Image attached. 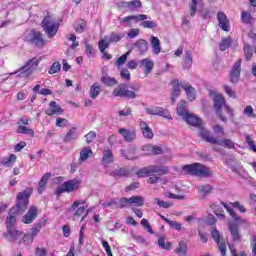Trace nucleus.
Segmentation results:
<instances>
[{
    "label": "nucleus",
    "mask_w": 256,
    "mask_h": 256,
    "mask_svg": "<svg viewBox=\"0 0 256 256\" xmlns=\"http://www.w3.org/2000/svg\"><path fill=\"white\" fill-rule=\"evenodd\" d=\"M213 101L216 115L223 123H227L229 119H233V110L225 103V97L223 95L215 94Z\"/></svg>",
    "instance_id": "1"
},
{
    "label": "nucleus",
    "mask_w": 256,
    "mask_h": 256,
    "mask_svg": "<svg viewBox=\"0 0 256 256\" xmlns=\"http://www.w3.org/2000/svg\"><path fill=\"white\" fill-rule=\"evenodd\" d=\"M200 137L206 141V143H211L212 145H219L220 147H225V149H235V142L231 141L228 138H222L221 140L215 138L214 135H211L205 128L200 129Z\"/></svg>",
    "instance_id": "2"
},
{
    "label": "nucleus",
    "mask_w": 256,
    "mask_h": 256,
    "mask_svg": "<svg viewBox=\"0 0 256 256\" xmlns=\"http://www.w3.org/2000/svg\"><path fill=\"white\" fill-rule=\"evenodd\" d=\"M31 193H33L31 188H26L24 191L19 192L16 196V205L10 210V213H25L27 206L29 205V198L31 197Z\"/></svg>",
    "instance_id": "3"
},
{
    "label": "nucleus",
    "mask_w": 256,
    "mask_h": 256,
    "mask_svg": "<svg viewBox=\"0 0 256 256\" xmlns=\"http://www.w3.org/2000/svg\"><path fill=\"white\" fill-rule=\"evenodd\" d=\"M3 237L10 243H17L18 245L24 243V245H29V242H27L29 235L23 231L17 230L16 228H8L6 232L3 233Z\"/></svg>",
    "instance_id": "4"
},
{
    "label": "nucleus",
    "mask_w": 256,
    "mask_h": 256,
    "mask_svg": "<svg viewBox=\"0 0 256 256\" xmlns=\"http://www.w3.org/2000/svg\"><path fill=\"white\" fill-rule=\"evenodd\" d=\"M39 63H41V58L34 57L28 60L18 71L12 73V75H18L27 79V77L33 75V71L39 67Z\"/></svg>",
    "instance_id": "5"
},
{
    "label": "nucleus",
    "mask_w": 256,
    "mask_h": 256,
    "mask_svg": "<svg viewBox=\"0 0 256 256\" xmlns=\"http://www.w3.org/2000/svg\"><path fill=\"white\" fill-rule=\"evenodd\" d=\"M183 171L186 175H196L197 177H211L212 173L209 168L200 163H194L183 166Z\"/></svg>",
    "instance_id": "6"
},
{
    "label": "nucleus",
    "mask_w": 256,
    "mask_h": 256,
    "mask_svg": "<svg viewBox=\"0 0 256 256\" xmlns=\"http://www.w3.org/2000/svg\"><path fill=\"white\" fill-rule=\"evenodd\" d=\"M42 28L49 39H53L57 35V31H59V23L53 16L47 15L42 21Z\"/></svg>",
    "instance_id": "7"
},
{
    "label": "nucleus",
    "mask_w": 256,
    "mask_h": 256,
    "mask_svg": "<svg viewBox=\"0 0 256 256\" xmlns=\"http://www.w3.org/2000/svg\"><path fill=\"white\" fill-rule=\"evenodd\" d=\"M25 41L36 45V47H44L45 40H43V35L39 31L29 30L25 32Z\"/></svg>",
    "instance_id": "8"
},
{
    "label": "nucleus",
    "mask_w": 256,
    "mask_h": 256,
    "mask_svg": "<svg viewBox=\"0 0 256 256\" xmlns=\"http://www.w3.org/2000/svg\"><path fill=\"white\" fill-rule=\"evenodd\" d=\"M79 180H70L64 182L61 186L56 189V195H61L62 193H73V191H77L80 185Z\"/></svg>",
    "instance_id": "9"
},
{
    "label": "nucleus",
    "mask_w": 256,
    "mask_h": 256,
    "mask_svg": "<svg viewBox=\"0 0 256 256\" xmlns=\"http://www.w3.org/2000/svg\"><path fill=\"white\" fill-rule=\"evenodd\" d=\"M211 237L215 243L218 245V249L222 256L227 255V243H225V240L221 239V232L217 230V228L212 227L211 230Z\"/></svg>",
    "instance_id": "10"
},
{
    "label": "nucleus",
    "mask_w": 256,
    "mask_h": 256,
    "mask_svg": "<svg viewBox=\"0 0 256 256\" xmlns=\"http://www.w3.org/2000/svg\"><path fill=\"white\" fill-rule=\"evenodd\" d=\"M114 97H126L127 99H135L136 94L130 91L125 84H119L112 92Z\"/></svg>",
    "instance_id": "11"
},
{
    "label": "nucleus",
    "mask_w": 256,
    "mask_h": 256,
    "mask_svg": "<svg viewBox=\"0 0 256 256\" xmlns=\"http://www.w3.org/2000/svg\"><path fill=\"white\" fill-rule=\"evenodd\" d=\"M241 63L242 60L238 59L234 66L232 67L230 71V83L236 84L239 83V79L241 77Z\"/></svg>",
    "instance_id": "12"
},
{
    "label": "nucleus",
    "mask_w": 256,
    "mask_h": 256,
    "mask_svg": "<svg viewBox=\"0 0 256 256\" xmlns=\"http://www.w3.org/2000/svg\"><path fill=\"white\" fill-rule=\"evenodd\" d=\"M217 20H218V26L222 31H231V22L229 21V18L225 14V12H218L217 13Z\"/></svg>",
    "instance_id": "13"
},
{
    "label": "nucleus",
    "mask_w": 256,
    "mask_h": 256,
    "mask_svg": "<svg viewBox=\"0 0 256 256\" xmlns=\"http://www.w3.org/2000/svg\"><path fill=\"white\" fill-rule=\"evenodd\" d=\"M139 67L142 69L145 77H147L151 71H153V68L155 67V62L151 60V58H144L139 61Z\"/></svg>",
    "instance_id": "14"
},
{
    "label": "nucleus",
    "mask_w": 256,
    "mask_h": 256,
    "mask_svg": "<svg viewBox=\"0 0 256 256\" xmlns=\"http://www.w3.org/2000/svg\"><path fill=\"white\" fill-rule=\"evenodd\" d=\"M46 223H47V221L43 220V221L38 222L31 228V233L27 234V235H29V237L27 238L28 245H31V243H33V239H35V237H37V235H39L41 229H43V227H45Z\"/></svg>",
    "instance_id": "15"
},
{
    "label": "nucleus",
    "mask_w": 256,
    "mask_h": 256,
    "mask_svg": "<svg viewBox=\"0 0 256 256\" xmlns=\"http://www.w3.org/2000/svg\"><path fill=\"white\" fill-rule=\"evenodd\" d=\"M183 119L188 125H191L192 127H199V133H201V129H204L202 126L203 120L191 113H188Z\"/></svg>",
    "instance_id": "16"
},
{
    "label": "nucleus",
    "mask_w": 256,
    "mask_h": 256,
    "mask_svg": "<svg viewBox=\"0 0 256 256\" xmlns=\"http://www.w3.org/2000/svg\"><path fill=\"white\" fill-rule=\"evenodd\" d=\"M71 207L73 210L77 209L78 207V209L74 213V217H81V215H84L85 209H87L89 205H87V202H85V200H76Z\"/></svg>",
    "instance_id": "17"
},
{
    "label": "nucleus",
    "mask_w": 256,
    "mask_h": 256,
    "mask_svg": "<svg viewBox=\"0 0 256 256\" xmlns=\"http://www.w3.org/2000/svg\"><path fill=\"white\" fill-rule=\"evenodd\" d=\"M145 19H148L147 15L140 14V15H130V16H126L124 18H119V21H120V23H125V25H127V27H131L132 21L139 23V21H145Z\"/></svg>",
    "instance_id": "18"
},
{
    "label": "nucleus",
    "mask_w": 256,
    "mask_h": 256,
    "mask_svg": "<svg viewBox=\"0 0 256 256\" xmlns=\"http://www.w3.org/2000/svg\"><path fill=\"white\" fill-rule=\"evenodd\" d=\"M35 219H37V207L31 206L26 215L23 216L22 223L29 225L30 223H33Z\"/></svg>",
    "instance_id": "19"
},
{
    "label": "nucleus",
    "mask_w": 256,
    "mask_h": 256,
    "mask_svg": "<svg viewBox=\"0 0 256 256\" xmlns=\"http://www.w3.org/2000/svg\"><path fill=\"white\" fill-rule=\"evenodd\" d=\"M46 115L53 117V115H63V108L57 104V102L52 101L49 104L48 109L46 110Z\"/></svg>",
    "instance_id": "20"
},
{
    "label": "nucleus",
    "mask_w": 256,
    "mask_h": 256,
    "mask_svg": "<svg viewBox=\"0 0 256 256\" xmlns=\"http://www.w3.org/2000/svg\"><path fill=\"white\" fill-rule=\"evenodd\" d=\"M114 161L113 151L110 149H104L102 152V165L104 167H109Z\"/></svg>",
    "instance_id": "21"
},
{
    "label": "nucleus",
    "mask_w": 256,
    "mask_h": 256,
    "mask_svg": "<svg viewBox=\"0 0 256 256\" xmlns=\"http://www.w3.org/2000/svg\"><path fill=\"white\" fill-rule=\"evenodd\" d=\"M181 87H182V89H184L188 100L195 101V98L197 97V95L195 94V88H193V86H191V84L186 83V82H181Z\"/></svg>",
    "instance_id": "22"
},
{
    "label": "nucleus",
    "mask_w": 256,
    "mask_h": 256,
    "mask_svg": "<svg viewBox=\"0 0 256 256\" xmlns=\"http://www.w3.org/2000/svg\"><path fill=\"white\" fill-rule=\"evenodd\" d=\"M140 129L142 132V135L145 139H152L153 138V130L151 127H149V124L147 122L141 120L140 121Z\"/></svg>",
    "instance_id": "23"
},
{
    "label": "nucleus",
    "mask_w": 256,
    "mask_h": 256,
    "mask_svg": "<svg viewBox=\"0 0 256 256\" xmlns=\"http://www.w3.org/2000/svg\"><path fill=\"white\" fill-rule=\"evenodd\" d=\"M148 169L150 175H154V173H157L158 175H167L169 173V168L167 166L150 165L148 166Z\"/></svg>",
    "instance_id": "24"
},
{
    "label": "nucleus",
    "mask_w": 256,
    "mask_h": 256,
    "mask_svg": "<svg viewBox=\"0 0 256 256\" xmlns=\"http://www.w3.org/2000/svg\"><path fill=\"white\" fill-rule=\"evenodd\" d=\"M134 47L140 53V55H143L149 51V43H147L146 40L140 39L135 42Z\"/></svg>",
    "instance_id": "25"
},
{
    "label": "nucleus",
    "mask_w": 256,
    "mask_h": 256,
    "mask_svg": "<svg viewBox=\"0 0 256 256\" xmlns=\"http://www.w3.org/2000/svg\"><path fill=\"white\" fill-rule=\"evenodd\" d=\"M91 157H93V150H91V148L89 147H84L81 151H80V157L78 162L81 163H85V161H87V159H91Z\"/></svg>",
    "instance_id": "26"
},
{
    "label": "nucleus",
    "mask_w": 256,
    "mask_h": 256,
    "mask_svg": "<svg viewBox=\"0 0 256 256\" xmlns=\"http://www.w3.org/2000/svg\"><path fill=\"white\" fill-rule=\"evenodd\" d=\"M118 133H120V135H122V137H124L125 141L131 142L133 140H135V138L137 137V135L135 134L134 131H130L124 128H120L118 130Z\"/></svg>",
    "instance_id": "27"
},
{
    "label": "nucleus",
    "mask_w": 256,
    "mask_h": 256,
    "mask_svg": "<svg viewBox=\"0 0 256 256\" xmlns=\"http://www.w3.org/2000/svg\"><path fill=\"white\" fill-rule=\"evenodd\" d=\"M228 229L231 233L233 241H239V239H241V235L239 234V228L237 227V224L229 222Z\"/></svg>",
    "instance_id": "28"
},
{
    "label": "nucleus",
    "mask_w": 256,
    "mask_h": 256,
    "mask_svg": "<svg viewBox=\"0 0 256 256\" xmlns=\"http://www.w3.org/2000/svg\"><path fill=\"white\" fill-rule=\"evenodd\" d=\"M182 67L183 69H191V67H193V55L191 54V51L185 53Z\"/></svg>",
    "instance_id": "29"
},
{
    "label": "nucleus",
    "mask_w": 256,
    "mask_h": 256,
    "mask_svg": "<svg viewBox=\"0 0 256 256\" xmlns=\"http://www.w3.org/2000/svg\"><path fill=\"white\" fill-rule=\"evenodd\" d=\"M177 114L179 117L184 119L187 115H189V111H187V102L185 100H181L177 107Z\"/></svg>",
    "instance_id": "30"
},
{
    "label": "nucleus",
    "mask_w": 256,
    "mask_h": 256,
    "mask_svg": "<svg viewBox=\"0 0 256 256\" xmlns=\"http://www.w3.org/2000/svg\"><path fill=\"white\" fill-rule=\"evenodd\" d=\"M221 205H223V207L226 209L229 215L232 216V219H234V221H237L238 223H245V220L241 219V217L235 214V211L233 210L231 205L226 204L225 202H222Z\"/></svg>",
    "instance_id": "31"
},
{
    "label": "nucleus",
    "mask_w": 256,
    "mask_h": 256,
    "mask_svg": "<svg viewBox=\"0 0 256 256\" xmlns=\"http://www.w3.org/2000/svg\"><path fill=\"white\" fill-rule=\"evenodd\" d=\"M150 43L153 49V53L155 55H159V53H161V41L159 40V38L151 36Z\"/></svg>",
    "instance_id": "32"
},
{
    "label": "nucleus",
    "mask_w": 256,
    "mask_h": 256,
    "mask_svg": "<svg viewBox=\"0 0 256 256\" xmlns=\"http://www.w3.org/2000/svg\"><path fill=\"white\" fill-rule=\"evenodd\" d=\"M181 88L183 89V87L181 86V82L179 83V81H174L171 96L172 103H175V99H177V97L181 95Z\"/></svg>",
    "instance_id": "33"
},
{
    "label": "nucleus",
    "mask_w": 256,
    "mask_h": 256,
    "mask_svg": "<svg viewBox=\"0 0 256 256\" xmlns=\"http://www.w3.org/2000/svg\"><path fill=\"white\" fill-rule=\"evenodd\" d=\"M134 205L135 207H143L145 205V197L144 196H132L130 197V207Z\"/></svg>",
    "instance_id": "34"
},
{
    "label": "nucleus",
    "mask_w": 256,
    "mask_h": 256,
    "mask_svg": "<svg viewBox=\"0 0 256 256\" xmlns=\"http://www.w3.org/2000/svg\"><path fill=\"white\" fill-rule=\"evenodd\" d=\"M123 7L129 9V11H135V9L141 8V0H132L130 2H123Z\"/></svg>",
    "instance_id": "35"
},
{
    "label": "nucleus",
    "mask_w": 256,
    "mask_h": 256,
    "mask_svg": "<svg viewBox=\"0 0 256 256\" xmlns=\"http://www.w3.org/2000/svg\"><path fill=\"white\" fill-rule=\"evenodd\" d=\"M197 191L202 197H207V195H209L211 191H213V187H211V185L209 184L200 185L197 187Z\"/></svg>",
    "instance_id": "36"
},
{
    "label": "nucleus",
    "mask_w": 256,
    "mask_h": 256,
    "mask_svg": "<svg viewBox=\"0 0 256 256\" xmlns=\"http://www.w3.org/2000/svg\"><path fill=\"white\" fill-rule=\"evenodd\" d=\"M241 21H242V23L251 25V24L255 23V18H253V16H251L250 12L242 11L241 12Z\"/></svg>",
    "instance_id": "37"
},
{
    "label": "nucleus",
    "mask_w": 256,
    "mask_h": 256,
    "mask_svg": "<svg viewBox=\"0 0 256 256\" xmlns=\"http://www.w3.org/2000/svg\"><path fill=\"white\" fill-rule=\"evenodd\" d=\"M175 253L179 256L187 255V244L183 241H180L178 246L175 248Z\"/></svg>",
    "instance_id": "38"
},
{
    "label": "nucleus",
    "mask_w": 256,
    "mask_h": 256,
    "mask_svg": "<svg viewBox=\"0 0 256 256\" xmlns=\"http://www.w3.org/2000/svg\"><path fill=\"white\" fill-rule=\"evenodd\" d=\"M129 55H131V51L123 54L116 60L115 65L118 69H120L121 67H123V65H125V63H127V58L129 57Z\"/></svg>",
    "instance_id": "39"
},
{
    "label": "nucleus",
    "mask_w": 256,
    "mask_h": 256,
    "mask_svg": "<svg viewBox=\"0 0 256 256\" xmlns=\"http://www.w3.org/2000/svg\"><path fill=\"white\" fill-rule=\"evenodd\" d=\"M101 82L103 85H107L108 87H113V85H117L119 82H117V79L111 78L108 75L102 76Z\"/></svg>",
    "instance_id": "40"
},
{
    "label": "nucleus",
    "mask_w": 256,
    "mask_h": 256,
    "mask_svg": "<svg viewBox=\"0 0 256 256\" xmlns=\"http://www.w3.org/2000/svg\"><path fill=\"white\" fill-rule=\"evenodd\" d=\"M122 157H125V159H128L129 161H133V159H137V155L135 152V149H130L127 152L125 150H121Z\"/></svg>",
    "instance_id": "41"
},
{
    "label": "nucleus",
    "mask_w": 256,
    "mask_h": 256,
    "mask_svg": "<svg viewBox=\"0 0 256 256\" xmlns=\"http://www.w3.org/2000/svg\"><path fill=\"white\" fill-rule=\"evenodd\" d=\"M99 93H101V86H99L97 83H94L90 87V97H91V99H95L96 97H99Z\"/></svg>",
    "instance_id": "42"
},
{
    "label": "nucleus",
    "mask_w": 256,
    "mask_h": 256,
    "mask_svg": "<svg viewBox=\"0 0 256 256\" xmlns=\"http://www.w3.org/2000/svg\"><path fill=\"white\" fill-rule=\"evenodd\" d=\"M16 133H22L23 135H30L31 137H34L35 132L33 129L28 128L27 126H18Z\"/></svg>",
    "instance_id": "43"
},
{
    "label": "nucleus",
    "mask_w": 256,
    "mask_h": 256,
    "mask_svg": "<svg viewBox=\"0 0 256 256\" xmlns=\"http://www.w3.org/2000/svg\"><path fill=\"white\" fill-rule=\"evenodd\" d=\"M109 45H111V42L107 38V36H105L104 38L100 39V41L98 42V47H99L101 53H104L105 49H107L109 47Z\"/></svg>",
    "instance_id": "44"
},
{
    "label": "nucleus",
    "mask_w": 256,
    "mask_h": 256,
    "mask_svg": "<svg viewBox=\"0 0 256 256\" xmlns=\"http://www.w3.org/2000/svg\"><path fill=\"white\" fill-rule=\"evenodd\" d=\"M49 177H51V174L46 173L42 176V179L39 182V188L38 193H43V189H45V185H47V181H49Z\"/></svg>",
    "instance_id": "45"
},
{
    "label": "nucleus",
    "mask_w": 256,
    "mask_h": 256,
    "mask_svg": "<svg viewBox=\"0 0 256 256\" xmlns=\"http://www.w3.org/2000/svg\"><path fill=\"white\" fill-rule=\"evenodd\" d=\"M15 215H17V213H11L9 214V216L6 219V227L7 229H13V225H15V222L17 221V219L15 218Z\"/></svg>",
    "instance_id": "46"
},
{
    "label": "nucleus",
    "mask_w": 256,
    "mask_h": 256,
    "mask_svg": "<svg viewBox=\"0 0 256 256\" xmlns=\"http://www.w3.org/2000/svg\"><path fill=\"white\" fill-rule=\"evenodd\" d=\"M154 203H155L156 205H158V207H161L162 209H169L170 207L173 206V203H171V202H165V201H163V200H161V199H159V198H155V199H154Z\"/></svg>",
    "instance_id": "47"
},
{
    "label": "nucleus",
    "mask_w": 256,
    "mask_h": 256,
    "mask_svg": "<svg viewBox=\"0 0 256 256\" xmlns=\"http://www.w3.org/2000/svg\"><path fill=\"white\" fill-rule=\"evenodd\" d=\"M87 27V24H85L84 20H79L75 25L74 29L76 33H83L85 31V28Z\"/></svg>",
    "instance_id": "48"
},
{
    "label": "nucleus",
    "mask_w": 256,
    "mask_h": 256,
    "mask_svg": "<svg viewBox=\"0 0 256 256\" xmlns=\"http://www.w3.org/2000/svg\"><path fill=\"white\" fill-rule=\"evenodd\" d=\"M140 26L143 27L144 29H155V27H157V23H155L154 21H149L145 19V20H142V22L140 23Z\"/></svg>",
    "instance_id": "49"
},
{
    "label": "nucleus",
    "mask_w": 256,
    "mask_h": 256,
    "mask_svg": "<svg viewBox=\"0 0 256 256\" xmlns=\"http://www.w3.org/2000/svg\"><path fill=\"white\" fill-rule=\"evenodd\" d=\"M110 175H112V177H127L129 175V171L120 168L118 170L111 172Z\"/></svg>",
    "instance_id": "50"
},
{
    "label": "nucleus",
    "mask_w": 256,
    "mask_h": 256,
    "mask_svg": "<svg viewBox=\"0 0 256 256\" xmlns=\"http://www.w3.org/2000/svg\"><path fill=\"white\" fill-rule=\"evenodd\" d=\"M157 115L159 117H164V119H173V117H171V113H169V110L163 109L161 107H158Z\"/></svg>",
    "instance_id": "51"
},
{
    "label": "nucleus",
    "mask_w": 256,
    "mask_h": 256,
    "mask_svg": "<svg viewBox=\"0 0 256 256\" xmlns=\"http://www.w3.org/2000/svg\"><path fill=\"white\" fill-rule=\"evenodd\" d=\"M61 71V64L59 62H54L48 71L50 75H55V73H59Z\"/></svg>",
    "instance_id": "52"
},
{
    "label": "nucleus",
    "mask_w": 256,
    "mask_h": 256,
    "mask_svg": "<svg viewBox=\"0 0 256 256\" xmlns=\"http://www.w3.org/2000/svg\"><path fill=\"white\" fill-rule=\"evenodd\" d=\"M106 37L108 38V41H110V43H117L122 39V36L115 32H112L109 36Z\"/></svg>",
    "instance_id": "53"
},
{
    "label": "nucleus",
    "mask_w": 256,
    "mask_h": 256,
    "mask_svg": "<svg viewBox=\"0 0 256 256\" xmlns=\"http://www.w3.org/2000/svg\"><path fill=\"white\" fill-rule=\"evenodd\" d=\"M201 3V0H192L190 3V15H195L197 13V6Z\"/></svg>",
    "instance_id": "54"
},
{
    "label": "nucleus",
    "mask_w": 256,
    "mask_h": 256,
    "mask_svg": "<svg viewBox=\"0 0 256 256\" xmlns=\"http://www.w3.org/2000/svg\"><path fill=\"white\" fill-rule=\"evenodd\" d=\"M244 55L246 61H250L251 57H253V51H251V46L249 44L244 45Z\"/></svg>",
    "instance_id": "55"
},
{
    "label": "nucleus",
    "mask_w": 256,
    "mask_h": 256,
    "mask_svg": "<svg viewBox=\"0 0 256 256\" xmlns=\"http://www.w3.org/2000/svg\"><path fill=\"white\" fill-rule=\"evenodd\" d=\"M75 133H76V129L75 128H71L68 133L66 134L64 141L69 142V141H73L75 140Z\"/></svg>",
    "instance_id": "56"
},
{
    "label": "nucleus",
    "mask_w": 256,
    "mask_h": 256,
    "mask_svg": "<svg viewBox=\"0 0 256 256\" xmlns=\"http://www.w3.org/2000/svg\"><path fill=\"white\" fill-rule=\"evenodd\" d=\"M137 176L138 177H149V176H151V173L149 171V166L141 168L140 170H138Z\"/></svg>",
    "instance_id": "57"
},
{
    "label": "nucleus",
    "mask_w": 256,
    "mask_h": 256,
    "mask_svg": "<svg viewBox=\"0 0 256 256\" xmlns=\"http://www.w3.org/2000/svg\"><path fill=\"white\" fill-rule=\"evenodd\" d=\"M118 207L120 209H123L125 207H131V198H121Z\"/></svg>",
    "instance_id": "58"
},
{
    "label": "nucleus",
    "mask_w": 256,
    "mask_h": 256,
    "mask_svg": "<svg viewBox=\"0 0 256 256\" xmlns=\"http://www.w3.org/2000/svg\"><path fill=\"white\" fill-rule=\"evenodd\" d=\"M120 76L124 79V81H130L131 79V72L127 68H122L120 70Z\"/></svg>",
    "instance_id": "59"
},
{
    "label": "nucleus",
    "mask_w": 256,
    "mask_h": 256,
    "mask_svg": "<svg viewBox=\"0 0 256 256\" xmlns=\"http://www.w3.org/2000/svg\"><path fill=\"white\" fill-rule=\"evenodd\" d=\"M165 223H168V225H170V227H173V229H175L176 231H181V223L175 222L170 219H165Z\"/></svg>",
    "instance_id": "60"
},
{
    "label": "nucleus",
    "mask_w": 256,
    "mask_h": 256,
    "mask_svg": "<svg viewBox=\"0 0 256 256\" xmlns=\"http://www.w3.org/2000/svg\"><path fill=\"white\" fill-rule=\"evenodd\" d=\"M231 45V39L225 38L220 43V51H225Z\"/></svg>",
    "instance_id": "61"
},
{
    "label": "nucleus",
    "mask_w": 256,
    "mask_h": 256,
    "mask_svg": "<svg viewBox=\"0 0 256 256\" xmlns=\"http://www.w3.org/2000/svg\"><path fill=\"white\" fill-rule=\"evenodd\" d=\"M84 45H85L86 55L88 57H93V46H91V44H89L87 40L84 41Z\"/></svg>",
    "instance_id": "62"
},
{
    "label": "nucleus",
    "mask_w": 256,
    "mask_h": 256,
    "mask_svg": "<svg viewBox=\"0 0 256 256\" xmlns=\"http://www.w3.org/2000/svg\"><path fill=\"white\" fill-rule=\"evenodd\" d=\"M68 120L65 118L58 117L56 119V127H67Z\"/></svg>",
    "instance_id": "63"
},
{
    "label": "nucleus",
    "mask_w": 256,
    "mask_h": 256,
    "mask_svg": "<svg viewBox=\"0 0 256 256\" xmlns=\"http://www.w3.org/2000/svg\"><path fill=\"white\" fill-rule=\"evenodd\" d=\"M35 255L36 256H47V249L41 248V247H37L35 249Z\"/></svg>",
    "instance_id": "64"
}]
</instances>
